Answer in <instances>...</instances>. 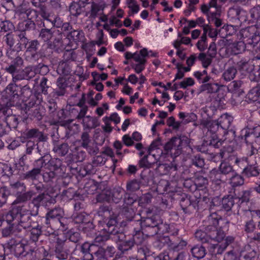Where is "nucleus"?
Listing matches in <instances>:
<instances>
[{
    "mask_svg": "<svg viewBox=\"0 0 260 260\" xmlns=\"http://www.w3.org/2000/svg\"><path fill=\"white\" fill-rule=\"evenodd\" d=\"M117 224L116 218L110 217L107 221L103 231L113 235L112 238L116 241L118 250L124 253L131 250L134 245L131 238L127 237L123 232V229Z\"/></svg>",
    "mask_w": 260,
    "mask_h": 260,
    "instance_id": "1",
    "label": "nucleus"
},
{
    "mask_svg": "<svg viewBox=\"0 0 260 260\" xmlns=\"http://www.w3.org/2000/svg\"><path fill=\"white\" fill-rule=\"evenodd\" d=\"M31 213L24 205L13 206L12 209L2 216L3 220L8 223L14 221L17 226L22 229H26L31 226Z\"/></svg>",
    "mask_w": 260,
    "mask_h": 260,
    "instance_id": "2",
    "label": "nucleus"
},
{
    "mask_svg": "<svg viewBox=\"0 0 260 260\" xmlns=\"http://www.w3.org/2000/svg\"><path fill=\"white\" fill-rule=\"evenodd\" d=\"M3 41L8 47L7 55L9 58L14 57V54L22 51L28 44V38L25 33L18 31L7 34Z\"/></svg>",
    "mask_w": 260,
    "mask_h": 260,
    "instance_id": "3",
    "label": "nucleus"
},
{
    "mask_svg": "<svg viewBox=\"0 0 260 260\" xmlns=\"http://www.w3.org/2000/svg\"><path fill=\"white\" fill-rule=\"evenodd\" d=\"M219 215L216 212H213L209 215L203 221V226L205 231L209 232L210 236L214 241L218 242H221L224 238V232L218 228Z\"/></svg>",
    "mask_w": 260,
    "mask_h": 260,
    "instance_id": "4",
    "label": "nucleus"
},
{
    "mask_svg": "<svg viewBox=\"0 0 260 260\" xmlns=\"http://www.w3.org/2000/svg\"><path fill=\"white\" fill-rule=\"evenodd\" d=\"M66 169V166L59 158L48 157L46 171L42 173L44 181L48 182L52 181L56 176H62Z\"/></svg>",
    "mask_w": 260,
    "mask_h": 260,
    "instance_id": "5",
    "label": "nucleus"
},
{
    "mask_svg": "<svg viewBox=\"0 0 260 260\" xmlns=\"http://www.w3.org/2000/svg\"><path fill=\"white\" fill-rule=\"evenodd\" d=\"M10 194L16 196V199L13 203V206L16 204L26 202L31 199L32 197L35 194L33 190L26 191V186L24 183L20 181L10 182L9 188Z\"/></svg>",
    "mask_w": 260,
    "mask_h": 260,
    "instance_id": "6",
    "label": "nucleus"
},
{
    "mask_svg": "<svg viewBox=\"0 0 260 260\" xmlns=\"http://www.w3.org/2000/svg\"><path fill=\"white\" fill-rule=\"evenodd\" d=\"M189 143V140L186 136L174 137L165 144L164 150L167 154L175 158L181 154L183 144L187 145Z\"/></svg>",
    "mask_w": 260,
    "mask_h": 260,
    "instance_id": "7",
    "label": "nucleus"
},
{
    "mask_svg": "<svg viewBox=\"0 0 260 260\" xmlns=\"http://www.w3.org/2000/svg\"><path fill=\"white\" fill-rule=\"evenodd\" d=\"M248 45L256 46L260 41V32L255 26H250L240 30L238 35Z\"/></svg>",
    "mask_w": 260,
    "mask_h": 260,
    "instance_id": "8",
    "label": "nucleus"
},
{
    "mask_svg": "<svg viewBox=\"0 0 260 260\" xmlns=\"http://www.w3.org/2000/svg\"><path fill=\"white\" fill-rule=\"evenodd\" d=\"M124 191L120 187L115 188L112 190H106L96 196L98 202H113L116 204L119 203L123 198Z\"/></svg>",
    "mask_w": 260,
    "mask_h": 260,
    "instance_id": "9",
    "label": "nucleus"
},
{
    "mask_svg": "<svg viewBox=\"0 0 260 260\" xmlns=\"http://www.w3.org/2000/svg\"><path fill=\"white\" fill-rule=\"evenodd\" d=\"M55 254L58 259L64 260L68 257L71 248L70 245V241L67 239L56 238V241L55 245Z\"/></svg>",
    "mask_w": 260,
    "mask_h": 260,
    "instance_id": "10",
    "label": "nucleus"
},
{
    "mask_svg": "<svg viewBox=\"0 0 260 260\" xmlns=\"http://www.w3.org/2000/svg\"><path fill=\"white\" fill-rule=\"evenodd\" d=\"M11 243V244H9V248L15 256L18 258L26 257L29 259L30 250V246L29 244H25L21 242H14L12 243V241Z\"/></svg>",
    "mask_w": 260,
    "mask_h": 260,
    "instance_id": "11",
    "label": "nucleus"
},
{
    "mask_svg": "<svg viewBox=\"0 0 260 260\" xmlns=\"http://www.w3.org/2000/svg\"><path fill=\"white\" fill-rule=\"evenodd\" d=\"M159 221V216L156 215L150 217H143L140 220H135L133 222L132 225H138L143 230L148 228V232L150 236L151 232L154 231V228H156V224H158L157 222Z\"/></svg>",
    "mask_w": 260,
    "mask_h": 260,
    "instance_id": "12",
    "label": "nucleus"
},
{
    "mask_svg": "<svg viewBox=\"0 0 260 260\" xmlns=\"http://www.w3.org/2000/svg\"><path fill=\"white\" fill-rule=\"evenodd\" d=\"M199 193V196L193 198H190V197H186L185 198H182L180 200V204L182 209L185 213H191L197 208L198 207V204L202 199L201 193Z\"/></svg>",
    "mask_w": 260,
    "mask_h": 260,
    "instance_id": "13",
    "label": "nucleus"
},
{
    "mask_svg": "<svg viewBox=\"0 0 260 260\" xmlns=\"http://www.w3.org/2000/svg\"><path fill=\"white\" fill-rule=\"evenodd\" d=\"M220 125V127L224 130V134L232 133L235 137V131L231 127V124L233 121V117L228 113L223 114L217 120Z\"/></svg>",
    "mask_w": 260,
    "mask_h": 260,
    "instance_id": "14",
    "label": "nucleus"
},
{
    "mask_svg": "<svg viewBox=\"0 0 260 260\" xmlns=\"http://www.w3.org/2000/svg\"><path fill=\"white\" fill-rule=\"evenodd\" d=\"M235 170L233 166L229 162L223 161L221 162L218 168V171L212 170L211 175L215 174V177L217 180L223 181V175L235 173Z\"/></svg>",
    "mask_w": 260,
    "mask_h": 260,
    "instance_id": "15",
    "label": "nucleus"
},
{
    "mask_svg": "<svg viewBox=\"0 0 260 260\" xmlns=\"http://www.w3.org/2000/svg\"><path fill=\"white\" fill-rule=\"evenodd\" d=\"M219 155L221 158L225 160H227L229 163H234L239 166H240L241 162L244 160V158L241 159L238 157L230 146L224 147L223 149L220 150Z\"/></svg>",
    "mask_w": 260,
    "mask_h": 260,
    "instance_id": "16",
    "label": "nucleus"
},
{
    "mask_svg": "<svg viewBox=\"0 0 260 260\" xmlns=\"http://www.w3.org/2000/svg\"><path fill=\"white\" fill-rule=\"evenodd\" d=\"M194 185L197 190L194 192V196L197 197L198 193L200 191H202L203 194L202 195V199L203 200H205V198H207V186L208 184V179L207 177H205L202 175H198L196 177L194 181Z\"/></svg>",
    "mask_w": 260,
    "mask_h": 260,
    "instance_id": "17",
    "label": "nucleus"
},
{
    "mask_svg": "<svg viewBox=\"0 0 260 260\" xmlns=\"http://www.w3.org/2000/svg\"><path fill=\"white\" fill-rule=\"evenodd\" d=\"M3 115L5 116V121L7 125L11 130L16 129L19 123L18 117L13 114L12 110L10 108H5L2 110Z\"/></svg>",
    "mask_w": 260,
    "mask_h": 260,
    "instance_id": "18",
    "label": "nucleus"
},
{
    "mask_svg": "<svg viewBox=\"0 0 260 260\" xmlns=\"http://www.w3.org/2000/svg\"><path fill=\"white\" fill-rule=\"evenodd\" d=\"M23 135L24 138L28 139H36V142L38 143L46 142L48 139V136L43 132L35 128L26 130Z\"/></svg>",
    "mask_w": 260,
    "mask_h": 260,
    "instance_id": "19",
    "label": "nucleus"
},
{
    "mask_svg": "<svg viewBox=\"0 0 260 260\" xmlns=\"http://www.w3.org/2000/svg\"><path fill=\"white\" fill-rule=\"evenodd\" d=\"M61 24V18L58 15H53L43 19L41 27L43 28L52 29L53 27L59 28Z\"/></svg>",
    "mask_w": 260,
    "mask_h": 260,
    "instance_id": "20",
    "label": "nucleus"
},
{
    "mask_svg": "<svg viewBox=\"0 0 260 260\" xmlns=\"http://www.w3.org/2000/svg\"><path fill=\"white\" fill-rule=\"evenodd\" d=\"M51 198L50 196L45 193H40L34 198L31 202V203L36 208V210L33 211V215H37L39 207L41 206H46L47 203L51 200Z\"/></svg>",
    "mask_w": 260,
    "mask_h": 260,
    "instance_id": "21",
    "label": "nucleus"
},
{
    "mask_svg": "<svg viewBox=\"0 0 260 260\" xmlns=\"http://www.w3.org/2000/svg\"><path fill=\"white\" fill-rule=\"evenodd\" d=\"M250 196L251 191L250 190H244L242 191V193L240 197H235L236 204L239 208L238 212L240 211L244 212L248 210L247 208L245 207V206L247 205V203L249 202Z\"/></svg>",
    "mask_w": 260,
    "mask_h": 260,
    "instance_id": "22",
    "label": "nucleus"
},
{
    "mask_svg": "<svg viewBox=\"0 0 260 260\" xmlns=\"http://www.w3.org/2000/svg\"><path fill=\"white\" fill-rule=\"evenodd\" d=\"M178 169V165L174 160L170 164H158L155 171L159 175H167L168 173H172L173 172L176 171Z\"/></svg>",
    "mask_w": 260,
    "mask_h": 260,
    "instance_id": "23",
    "label": "nucleus"
},
{
    "mask_svg": "<svg viewBox=\"0 0 260 260\" xmlns=\"http://www.w3.org/2000/svg\"><path fill=\"white\" fill-rule=\"evenodd\" d=\"M7 98L11 102H15L18 100L17 86L15 83H10L6 89Z\"/></svg>",
    "mask_w": 260,
    "mask_h": 260,
    "instance_id": "24",
    "label": "nucleus"
},
{
    "mask_svg": "<svg viewBox=\"0 0 260 260\" xmlns=\"http://www.w3.org/2000/svg\"><path fill=\"white\" fill-rule=\"evenodd\" d=\"M246 44L244 41L235 42L229 44L227 50L232 54L236 55L245 50Z\"/></svg>",
    "mask_w": 260,
    "mask_h": 260,
    "instance_id": "25",
    "label": "nucleus"
},
{
    "mask_svg": "<svg viewBox=\"0 0 260 260\" xmlns=\"http://www.w3.org/2000/svg\"><path fill=\"white\" fill-rule=\"evenodd\" d=\"M38 142L34 141L29 140L26 141L25 144V154L31 155L35 154L42 155L41 149L39 148Z\"/></svg>",
    "mask_w": 260,
    "mask_h": 260,
    "instance_id": "26",
    "label": "nucleus"
},
{
    "mask_svg": "<svg viewBox=\"0 0 260 260\" xmlns=\"http://www.w3.org/2000/svg\"><path fill=\"white\" fill-rule=\"evenodd\" d=\"M156 158L154 154L151 155L148 153L144 155L139 161V166L140 168H150L153 165L157 162L155 161Z\"/></svg>",
    "mask_w": 260,
    "mask_h": 260,
    "instance_id": "27",
    "label": "nucleus"
},
{
    "mask_svg": "<svg viewBox=\"0 0 260 260\" xmlns=\"http://www.w3.org/2000/svg\"><path fill=\"white\" fill-rule=\"evenodd\" d=\"M9 226L4 228L2 231L3 237H7L10 236H17L18 233L21 231V228L17 226L14 221H12L11 223H8Z\"/></svg>",
    "mask_w": 260,
    "mask_h": 260,
    "instance_id": "28",
    "label": "nucleus"
},
{
    "mask_svg": "<svg viewBox=\"0 0 260 260\" xmlns=\"http://www.w3.org/2000/svg\"><path fill=\"white\" fill-rule=\"evenodd\" d=\"M9 226L4 228L2 231L3 237H7L10 236H17L18 233L21 231V228L17 226L14 221H12L11 223H8Z\"/></svg>",
    "mask_w": 260,
    "mask_h": 260,
    "instance_id": "29",
    "label": "nucleus"
},
{
    "mask_svg": "<svg viewBox=\"0 0 260 260\" xmlns=\"http://www.w3.org/2000/svg\"><path fill=\"white\" fill-rule=\"evenodd\" d=\"M156 228H154V231L150 233V236L155 235L157 234H163L166 233L170 232L173 226H170L169 224L164 223L162 219L159 217V221L157 222Z\"/></svg>",
    "mask_w": 260,
    "mask_h": 260,
    "instance_id": "30",
    "label": "nucleus"
},
{
    "mask_svg": "<svg viewBox=\"0 0 260 260\" xmlns=\"http://www.w3.org/2000/svg\"><path fill=\"white\" fill-rule=\"evenodd\" d=\"M48 252L45 249L43 246H40L38 248H31L29 251V259L36 258L37 259L43 258L47 256Z\"/></svg>",
    "mask_w": 260,
    "mask_h": 260,
    "instance_id": "31",
    "label": "nucleus"
},
{
    "mask_svg": "<svg viewBox=\"0 0 260 260\" xmlns=\"http://www.w3.org/2000/svg\"><path fill=\"white\" fill-rule=\"evenodd\" d=\"M237 67L241 72H243V74H248L249 72L252 71L254 66L252 64V61L250 60L241 59L237 62Z\"/></svg>",
    "mask_w": 260,
    "mask_h": 260,
    "instance_id": "32",
    "label": "nucleus"
},
{
    "mask_svg": "<svg viewBox=\"0 0 260 260\" xmlns=\"http://www.w3.org/2000/svg\"><path fill=\"white\" fill-rule=\"evenodd\" d=\"M18 28L19 30L18 32H24L26 35L27 31L35 30L36 28V24L33 20H27L24 21L18 24Z\"/></svg>",
    "mask_w": 260,
    "mask_h": 260,
    "instance_id": "33",
    "label": "nucleus"
},
{
    "mask_svg": "<svg viewBox=\"0 0 260 260\" xmlns=\"http://www.w3.org/2000/svg\"><path fill=\"white\" fill-rule=\"evenodd\" d=\"M69 150V146L67 143H56L54 145L53 151L59 156L66 155Z\"/></svg>",
    "mask_w": 260,
    "mask_h": 260,
    "instance_id": "34",
    "label": "nucleus"
},
{
    "mask_svg": "<svg viewBox=\"0 0 260 260\" xmlns=\"http://www.w3.org/2000/svg\"><path fill=\"white\" fill-rule=\"evenodd\" d=\"M194 236L198 241L202 243H208L214 241L210 236L209 232H207L206 231H203L202 230L197 231L194 234Z\"/></svg>",
    "mask_w": 260,
    "mask_h": 260,
    "instance_id": "35",
    "label": "nucleus"
},
{
    "mask_svg": "<svg viewBox=\"0 0 260 260\" xmlns=\"http://www.w3.org/2000/svg\"><path fill=\"white\" fill-rule=\"evenodd\" d=\"M190 252L192 255L198 259L204 257L207 253L205 248L199 245H197L191 248Z\"/></svg>",
    "mask_w": 260,
    "mask_h": 260,
    "instance_id": "36",
    "label": "nucleus"
},
{
    "mask_svg": "<svg viewBox=\"0 0 260 260\" xmlns=\"http://www.w3.org/2000/svg\"><path fill=\"white\" fill-rule=\"evenodd\" d=\"M83 124L84 127L86 128L92 129L99 126L100 123L96 117L87 116L83 118Z\"/></svg>",
    "mask_w": 260,
    "mask_h": 260,
    "instance_id": "37",
    "label": "nucleus"
},
{
    "mask_svg": "<svg viewBox=\"0 0 260 260\" xmlns=\"http://www.w3.org/2000/svg\"><path fill=\"white\" fill-rule=\"evenodd\" d=\"M143 230L141 228H134V232L135 233L132 236L129 237L134 244V245L141 244L144 239L143 232L141 231Z\"/></svg>",
    "mask_w": 260,
    "mask_h": 260,
    "instance_id": "38",
    "label": "nucleus"
},
{
    "mask_svg": "<svg viewBox=\"0 0 260 260\" xmlns=\"http://www.w3.org/2000/svg\"><path fill=\"white\" fill-rule=\"evenodd\" d=\"M237 73V69L235 67H229L223 72L222 78L226 82L230 81L235 78Z\"/></svg>",
    "mask_w": 260,
    "mask_h": 260,
    "instance_id": "39",
    "label": "nucleus"
},
{
    "mask_svg": "<svg viewBox=\"0 0 260 260\" xmlns=\"http://www.w3.org/2000/svg\"><path fill=\"white\" fill-rule=\"evenodd\" d=\"M48 157L49 156L44 155L36 159L33 163L34 168L40 170L41 173H42L43 169L44 170L43 172L46 171Z\"/></svg>",
    "mask_w": 260,
    "mask_h": 260,
    "instance_id": "40",
    "label": "nucleus"
},
{
    "mask_svg": "<svg viewBox=\"0 0 260 260\" xmlns=\"http://www.w3.org/2000/svg\"><path fill=\"white\" fill-rule=\"evenodd\" d=\"M63 209L61 207H58L51 210L47 214L48 217H51L52 221H56V220L63 216Z\"/></svg>",
    "mask_w": 260,
    "mask_h": 260,
    "instance_id": "41",
    "label": "nucleus"
},
{
    "mask_svg": "<svg viewBox=\"0 0 260 260\" xmlns=\"http://www.w3.org/2000/svg\"><path fill=\"white\" fill-rule=\"evenodd\" d=\"M41 174V173L40 170L35 169L34 168L31 170L23 173L21 175V177L23 179L34 181L35 180H37L38 178V176Z\"/></svg>",
    "mask_w": 260,
    "mask_h": 260,
    "instance_id": "42",
    "label": "nucleus"
},
{
    "mask_svg": "<svg viewBox=\"0 0 260 260\" xmlns=\"http://www.w3.org/2000/svg\"><path fill=\"white\" fill-rule=\"evenodd\" d=\"M243 173L247 177H250L258 176L259 174V171L258 169L257 166L250 165L244 169Z\"/></svg>",
    "mask_w": 260,
    "mask_h": 260,
    "instance_id": "43",
    "label": "nucleus"
},
{
    "mask_svg": "<svg viewBox=\"0 0 260 260\" xmlns=\"http://www.w3.org/2000/svg\"><path fill=\"white\" fill-rule=\"evenodd\" d=\"M244 12L239 7H234L229 9L228 12V15L229 18L233 19L240 20L241 14Z\"/></svg>",
    "mask_w": 260,
    "mask_h": 260,
    "instance_id": "44",
    "label": "nucleus"
},
{
    "mask_svg": "<svg viewBox=\"0 0 260 260\" xmlns=\"http://www.w3.org/2000/svg\"><path fill=\"white\" fill-rule=\"evenodd\" d=\"M54 31L49 29L42 28L40 31L39 37L44 42L50 41L53 37Z\"/></svg>",
    "mask_w": 260,
    "mask_h": 260,
    "instance_id": "45",
    "label": "nucleus"
},
{
    "mask_svg": "<svg viewBox=\"0 0 260 260\" xmlns=\"http://www.w3.org/2000/svg\"><path fill=\"white\" fill-rule=\"evenodd\" d=\"M142 186L138 179H133L126 183V190L129 192H135L138 190Z\"/></svg>",
    "mask_w": 260,
    "mask_h": 260,
    "instance_id": "46",
    "label": "nucleus"
},
{
    "mask_svg": "<svg viewBox=\"0 0 260 260\" xmlns=\"http://www.w3.org/2000/svg\"><path fill=\"white\" fill-rule=\"evenodd\" d=\"M236 26L232 25H224L220 29L219 32L222 38H226L228 36H232L236 32Z\"/></svg>",
    "mask_w": 260,
    "mask_h": 260,
    "instance_id": "47",
    "label": "nucleus"
},
{
    "mask_svg": "<svg viewBox=\"0 0 260 260\" xmlns=\"http://www.w3.org/2000/svg\"><path fill=\"white\" fill-rule=\"evenodd\" d=\"M235 197L233 198L230 196L224 197L221 201L223 208L226 211H230L234 206L235 202Z\"/></svg>",
    "mask_w": 260,
    "mask_h": 260,
    "instance_id": "48",
    "label": "nucleus"
},
{
    "mask_svg": "<svg viewBox=\"0 0 260 260\" xmlns=\"http://www.w3.org/2000/svg\"><path fill=\"white\" fill-rule=\"evenodd\" d=\"M232 177L230 179V183L233 187H236L242 185L244 184V179L240 175L238 174L235 172V173L233 174Z\"/></svg>",
    "mask_w": 260,
    "mask_h": 260,
    "instance_id": "49",
    "label": "nucleus"
},
{
    "mask_svg": "<svg viewBox=\"0 0 260 260\" xmlns=\"http://www.w3.org/2000/svg\"><path fill=\"white\" fill-rule=\"evenodd\" d=\"M223 143V141L219 139L216 134L212 135L210 137L209 140L206 142L207 145H208L216 148L220 147Z\"/></svg>",
    "mask_w": 260,
    "mask_h": 260,
    "instance_id": "50",
    "label": "nucleus"
},
{
    "mask_svg": "<svg viewBox=\"0 0 260 260\" xmlns=\"http://www.w3.org/2000/svg\"><path fill=\"white\" fill-rule=\"evenodd\" d=\"M40 43L38 40H34L29 41L28 39V44L26 47H23V48L26 49V52L29 53V52H34L37 51Z\"/></svg>",
    "mask_w": 260,
    "mask_h": 260,
    "instance_id": "51",
    "label": "nucleus"
},
{
    "mask_svg": "<svg viewBox=\"0 0 260 260\" xmlns=\"http://www.w3.org/2000/svg\"><path fill=\"white\" fill-rule=\"evenodd\" d=\"M251 18L256 22V25L260 27V7L256 6L250 11Z\"/></svg>",
    "mask_w": 260,
    "mask_h": 260,
    "instance_id": "52",
    "label": "nucleus"
},
{
    "mask_svg": "<svg viewBox=\"0 0 260 260\" xmlns=\"http://www.w3.org/2000/svg\"><path fill=\"white\" fill-rule=\"evenodd\" d=\"M248 98L253 101L255 102L260 100V87H255L251 89L248 92Z\"/></svg>",
    "mask_w": 260,
    "mask_h": 260,
    "instance_id": "53",
    "label": "nucleus"
},
{
    "mask_svg": "<svg viewBox=\"0 0 260 260\" xmlns=\"http://www.w3.org/2000/svg\"><path fill=\"white\" fill-rule=\"evenodd\" d=\"M42 233L41 227L40 225H38L36 228H32L30 230V240L33 242H36L38 241Z\"/></svg>",
    "mask_w": 260,
    "mask_h": 260,
    "instance_id": "54",
    "label": "nucleus"
},
{
    "mask_svg": "<svg viewBox=\"0 0 260 260\" xmlns=\"http://www.w3.org/2000/svg\"><path fill=\"white\" fill-rule=\"evenodd\" d=\"M10 194V190L7 187L0 188V207L6 203L7 198Z\"/></svg>",
    "mask_w": 260,
    "mask_h": 260,
    "instance_id": "55",
    "label": "nucleus"
},
{
    "mask_svg": "<svg viewBox=\"0 0 260 260\" xmlns=\"http://www.w3.org/2000/svg\"><path fill=\"white\" fill-rule=\"evenodd\" d=\"M217 84L205 83L200 87L201 91H206L207 93H213L217 90Z\"/></svg>",
    "mask_w": 260,
    "mask_h": 260,
    "instance_id": "56",
    "label": "nucleus"
},
{
    "mask_svg": "<svg viewBox=\"0 0 260 260\" xmlns=\"http://www.w3.org/2000/svg\"><path fill=\"white\" fill-rule=\"evenodd\" d=\"M206 126L208 128V132L213 135L216 134L220 125L217 121H209L207 122Z\"/></svg>",
    "mask_w": 260,
    "mask_h": 260,
    "instance_id": "57",
    "label": "nucleus"
},
{
    "mask_svg": "<svg viewBox=\"0 0 260 260\" xmlns=\"http://www.w3.org/2000/svg\"><path fill=\"white\" fill-rule=\"evenodd\" d=\"M103 9L104 8H102V6L94 2H92L91 5L89 18H95L97 16L98 13L100 10H103Z\"/></svg>",
    "mask_w": 260,
    "mask_h": 260,
    "instance_id": "58",
    "label": "nucleus"
},
{
    "mask_svg": "<svg viewBox=\"0 0 260 260\" xmlns=\"http://www.w3.org/2000/svg\"><path fill=\"white\" fill-rule=\"evenodd\" d=\"M69 11L72 15L77 16L81 13L82 9L78 3H72L70 6Z\"/></svg>",
    "mask_w": 260,
    "mask_h": 260,
    "instance_id": "59",
    "label": "nucleus"
},
{
    "mask_svg": "<svg viewBox=\"0 0 260 260\" xmlns=\"http://www.w3.org/2000/svg\"><path fill=\"white\" fill-rule=\"evenodd\" d=\"M124 203L128 206L133 205L137 201V197L134 194L124 192Z\"/></svg>",
    "mask_w": 260,
    "mask_h": 260,
    "instance_id": "60",
    "label": "nucleus"
},
{
    "mask_svg": "<svg viewBox=\"0 0 260 260\" xmlns=\"http://www.w3.org/2000/svg\"><path fill=\"white\" fill-rule=\"evenodd\" d=\"M87 217L84 213H76L73 215V220L74 222L77 224L86 223Z\"/></svg>",
    "mask_w": 260,
    "mask_h": 260,
    "instance_id": "61",
    "label": "nucleus"
},
{
    "mask_svg": "<svg viewBox=\"0 0 260 260\" xmlns=\"http://www.w3.org/2000/svg\"><path fill=\"white\" fill-rule=\"evenodd\" d=\"M148 175L146 174L145 171H143L141 174V178L139 180L141 182L142 186H147L149 182L151 181V177L150 176V171L148 172Z\"/></svg>",
    "mask_w": 260,
    "mask_h": 260,
    "instance_id": "62",
    "label": "nucleus"
},
{
    "mask_svg": "<svg viewBox=\"0 0 260 260\" xmlns=\"http://www.w3.org/2000/svg\"><path fill=\"white\" fill-rule=\"evenodd\" d=\"M40 86L41 89V92L43 94L47 95L48 89L50 87V84L48 83V80L47 78L43 77L41 80Z\"/></svg>",
    "mask_w": 260,
    "mask_h": 260,
    "instance_id": "63",
    "label": "nucleus"
},
{
    "mask_svg": "<svg viewBox=\"0 0 260 260\" xmlns=\"http://www.w3.org/2000/svg\"><path fill=\"white\" fill-rule=\"evenodd\" d=\"M192 164L197 167L202 168L205 165L204 159L200 155H196L192 158Z\"/></svg>",
    "mask_w": 260,
    "mask_h": 260,
    "instance_id": "64",
    "label": "nucleus"
}]
</instances>
